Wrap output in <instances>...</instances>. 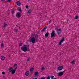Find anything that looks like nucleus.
<instances>
[{
	"instance_id": "1",
	"label": "nucleus",
	"mask_w": 79,
	"mask_h": 79,
	"mask_svg": "<svg viewBox=\"0 0 79 79\" xmlns=\"http://www.w3.org/2000/svg\"><path fill=\"white\" fill-rule=\"evenodd\" d=\"M29 44H27V46L25 44H24L23 47L21 48V50H22V51L24 52H27V51L29 52L30 49L29 48Z\"/></svg>"
},
{
	"instance_id": "2",
	"label": "nucleus",
	"mask_w": 79,
	"mask_h": 79,
	"mask_svg": "<svg viewBox=\"0 0 79 79\" xmlns=\"http://www.w3.org/2000/svg\"><path fill=\"white\" fill-rule=\"evenodd\" d=\"M30 40L31 42H32L33 44L35 43V42H35V38L34 37H32Z\"/></svg>"
},
{
	"instance_id": "3",
	"label": "nucleus",
	"mask_w": 79,
	"mask_h": 79,
	"mask_svg": "<svg viewBox=\"0 0 79 79\" xmlns=\"http://www.w3.org/2000/svg\"><path fill=\"white\" fill-rule=\"evenodd\" d=\"M52 37H56V35H55V31H53L51 33V38H52Z\"/></svg>"
},
{
	"instance_id": "4",
	"label": "nucleus",
	"mask_w": 79,
	"mask_h": 79,
	"mask_svg": "<svg viewBox=\"0 0 79 79\" xmlns=\"http://www.w3.org/2000/svg\"><path fill=\"white\" fill-rule=\"evenodd\" d=\"M16 16L17 18H20L21 16V13L20 12L17 13L16 15Z\"/></svg>"
},
{
	"instance_id": "5",
	"label": "nucleus",
	"mask_w": 79,
	"mask_h": 79,
	"mask_svg": "<svg viewBox=\"0 0 79 79\" xmlns=\"http://www.w3.org/2000/svg\"><path fill=\"white\" fill-rule=\"evenodd\" d=\"M61 29H58L57 28V33L58 34H61Z\"/></svg>"
},
{
	"instance_id": "6",
	"label": "nucleus",
	"mask_w": 79,
	"mask_h": 79,
	"mask_svg": "<svg viewBox=\"0 0 79 79\" xmlns=\"http://www.w3.org/2000/svg\"><path fill=\"white\" fill-rule=\"evenodd\" d=\"M65 71H66V70H65L63 72H60L58 74V75L59 76H61L64 74V72H65Z\"/></svg>"
},
{
	"instance_id": "7",
	"label": "nucleus",
	"mask_w": 79,
	"mask_h": 79,
	"mask_svg": "<svg viewBox=\"0 0 79 79\" xmlns=\"http://www.w3.org/2000/svg\"><path fill=\"white\" fill-rule=\"evenodd\" d=\"M64 40V38H63L60 41L59 44V45H61V43Z\"/></svg>"
},
{
	"instance_id": "8",
	"label": "nucleus",
	"mask_w": 79,
	"mask_h": 79,
	"mask_svg": "<svg viewBox=\"0 0 79 79\" xmlns=\"http://www.w3.org/2000/svg\"><path fill=\"white\" fill-rule=\"evenodd\" d=\"M63 69V66H60L58 67V69L60 71L62 70Z\"/></svg>"
},
{
	"instance_id": "9",
	"label": "nucleus",
	"mask_w": 79,
	"mask_h": 79,
	"mask_svg": "<svg viewBox=\"0 0 79 79\" xmlns=\"http://www.w3.org/2000/svg\"><path fill=\"white\" fill-rule=\"evenodd\" d=\"M14 68L15 69H17V68H18V65L16 64H15L14 65Z\"/></svg>"
},
{
	"instance_id": "10",
	"label": "nucleus",
	"mask_w": 79,
	"mask_h": 79,
	"mask_svg": "<svg viewBox=\"0 0 79 79\" xmlns=\"http://www.w3.org/2000/svg\"><path fill=\"white\" fill-rule=\"evenodd\" d=\"M38 37H39V35H37V34H36L35 35V39H36V40H37V42H38V40L37 39H38Z\"/></svg>"
},
{
	"instance_id": "11",
	"label": "nucleus",
	"mask_w": 79,
	"mask_h": 79,
	"mask_svg": "<svg viewBox=\"0 0 79 79\" xmlns=\"http://www.w3.org/2000/svg\"><path fill=\"white\" fill-rule=\"evenodd\" d=\"M16 69H13L11 71V72L10 73L12 74H15V72H16Z\"/></svg>"
},
{
	"instance_id": "12",
	"label": "nucleus",
	"mask_w": 79,
	"mask_h": 79,
	"mask_svg": "<svg viewBox=\"0 0 79 79\" xmlns=\"http://www.w3.org/2000/svg\"><path fill=\"white\" fill-rule=\"evenodd\" d=\"M16 4L18 6H20L21 5V2H20L18 1L16 2Z\"/></svg>"
},
{
	"instance_id": "13",
	"label": "nucleus",
	"mask_w": 79,
	"mask_h": 79,
	"mask_svg": "<svg viewBox=\"0 0 79 79\" xmlns=\"http://www.w3.org/2000/svg\"><path fill=\"white\" fill-rule=\"evenodd\" d=\"M25 75L26 76H27L29 75V71H27L25 73Z\"/></svg>"
},
{
	"instance_id": "14",
	"label": "nucleus",
	"mask_w": 79,
	"mask_h": 79,
	"mask_svg": "<svg viewBox=\"0 0 79 79\" xmlns=\"http://www.w3.org/2000/svg\"><path fill=\"white\" fill-rule=\"evenodd\" d=\"M13 67L10 68L8 70L9 72L11 73V71L13 70Z\"/></svg>"
},
{
	"instance_id": "15",
	"label": "nucleus",
	"mask_w": 79,
	"mask_h": 79,
	"mask_svg": "<svg viewBox=\"0 0 79 79\" xmlns=\"http://www.w3.org/2000/svg\"><path fill=\"white\" fill-rule=\"evenodd\" d=\"M5 59V56H2L1 57V60H3Z\"/></svg>"
},
{
	"instance_id": "16",
	"label": "nucleus",
	"mask_w": 79,
	"mask_h": 79,
	"mask_svg": "<svg viewBox=\"0 0 79 79\" xmlns=\"http://www.w3.org/2000/svg\"><path fill=\"white\" fill-rule=\"evenodd\" d=\"M35 75L36 76H37L38 75H39V72H36L35 73Z\"/></svg>"
},
{
	"instance_id": "17",
	"label": "nucleus",
	"mask_w": 79,
	"mask_h": 79,
	"mask_svg": "<svg viewBox=\"0 0 79 79\" xmlns=\"http://www.w3.org/2000/svg\"><path fill=\"white\" fill-rule=\"evenodd\" d=\"M17 10H18V11H20V12H22V10H21V8L20 7L17 8Z\"/></svg>"
},
{
	"instance_id": "18",
	"label": "nucleus",
	"mask_w": 79,
	"mask_h": 79,
	"mask_svg": "<svg viewBox=\"0 0 79 79\" xmlns=\"http://www.w3.org/2000/svg\"><path fill=\"white\" fill-rule=\"evenodd\" d=\"M6 26H7V24L6 23H4L3 27H6Z\"/></svg>"
},
{
	"instance_id": "19",
	"label": "nucleus",
	"mask_w": 79,
	"mask_h": 79,
	"mask_svg": "<svg viewBox=\"0 0 79 79\" xmlns=\"http://www.w3.org/2000/svg\"><path fill=\"white\" fill-rule=\"evenodd\" d=\"M48 33H47L45 34V36L46 37H48Z\"/></svg>"
},
{
	"instance_id": "20",
	"label": "nucleus",
	"mask_w": 79,
	"mask_h": 79,
	"mask_svg": "<svg viewBox=\"0 0 79 79\" xmlns=\"http://www.w3.org/2000/svg\"><path fill=\"white\" fill-rule=\"evenodd\" d=\"M31 13V10H28V11L27 13H28V14H30V13Z\"/></svg>"
},
{
	"instance_id": "21",
	"label": "nucleus",
	"mask_w": 79,
	"mask_h": 79,
	"mask_svg": "<svg viewBox=\"0 0 79 79\" xmlns=\"http://www.w3.org/2000/svg\"><path fill=\"white\" fill-rule=\"evenodd\" d=\"M34 70V68L32 67L30 69V71L32 72Z\"/></svg>"
},
{
	"instance_id": "22",
	"label": "nucleus",
	"mask_w": 79,
	"mask_h": 79,
	"mask_svg": "<svg viewBox=\"0 0 79 79\" xmlns=\"http://www.w3.org/2000/svg\"><path fill=\"white\" fill-rule=\"evenodd\" d=\"M1 47H3V41H2V44H1Z\"/></svg>"
},
{
	"instance_id": "23",
	"label": "nucleus",
	"mask_w": 79,
	"mask_h": 79,
	"mask_svg": "<svg viewBox=\"0 0 79 79\" xmlns=\"http://www.w3.org/2000/svg\"><path fill=\"white\" fill-rule=\"evenodd\" d=\"M79 17H78L77 16H76L75 17L74 19H78Z\"/></svg>"
},
{
	"instance_id": "24",
	"label": "nucleus",
	"mask_w": 79,
	"mask_h": 79,
	"mask_svg": "<svg viewBox=\"0 0 79 79\" xmlns=\"http://www.w3.org/2000/svg\"><path fill=\"white\" fill-rule=\"evenodd\" d=\"M15 13V10L13 9V10H12V12H11V13L12 15H13L14 13Z\"/></svg>"
},
{
	"instance_id": "25",
	"label": "nucleus",
	"mask_w": 79,
	"mask_h": 79,
	"mask_svg": "<svg viewBox=\"0 0 79 79\" xmlns=\"http://www.w3.org/2000/svg\"><path fill=\"white\" fill-rule=\"evenodd\" d=\"M30 61V58L29 57H28V59L27 60V61Z\"/></svg>"
},
{
	"instance_id": "26",
	"label": "nucleus",
	"mask_w": 79,
	"mask_h": 79,
	"mask_svg": "<svg viewBox=\"0 0 79 79\" xmlns=\"http://www.w3.org/2000/svg\"><path fill=\"white\" fill-rule=\"evenodd\" d=\"M72 64H75V62L73 60L71 62Z\"/></svg>"
},
{
	"instance_id": "27",
	"label": "nucleus",
	"mask_w": 79,
	"mask_h": 79,
	"mask_svg": "<svg viewBox=\"0 0 79 79\" xmlns=\"http://www.w3.org/2000/svg\"><path fill=\"white\" fill-rule=\"evenodd\" d=\"M23 45V43H21L19 44V46H20V47H21Z\"/></svg>"
},
{
	"instance_id": "28",
	"label": "nucleus",
	"mask_w": 79,
	"mask_h": 79,
	"mask_svg": "<svg viewBox=\"0 0 79 79\" xmlns=\"http://www.w3.org/2000/svg\"><path fill=\"white\" fill-rule=\"evenodd\" d=\"M45 31V30H44V28H43L42 29V30L41 31V32H44V31Z\"/></svg>"
},
{
	"instance_id": "29",
	"label": "nucleus",
	"mask_w": 79,
	"mask_h": 79,
	"mask_svg": "<svg viewBox=\"0 0 79 79\" xmlns=\"http://www.w3.org/2000/svg\"><path fill=\"white\" fill-rule=\"evenodd\" d=\"M14 31H15V32H17V31H18V29H16L15 30H14Z\"/></svg>"
},
{
	"instance_id": "30",
	"label": "nucleus",
	"mask_w": 79,
	"mask_h": 79,
	"mask_svg": "<svg viewBox=\"0 0 79 79\" xmlns=\"http://www.w3.org/2000/svg\"><path fill=\"white\" fill-rule=\"evenodd\" d=\"M7 2H10L11 1V0H6Z\"/></svg>"
},
{
	"instance_id": "31",
	"label": "nucleus",
	"mask_w": 79,
	"mask_h": 79,
	"mask_svg": "<svg viewBox=\"0 0 79 79\" xmlns=\"http://www.w3.org/2000/svg\"><path fill=\"white\" fill-rule=\"evenodd\" d=\"M45 69L44 68V67H42L41 69V70H44V69Z\"/></svg>"
},
{
	"instance_id": "32",
	"label": "nucleus",
	"mask_w": 79,
	"mask_h": 79,
	"mask_svg": "<svg viewBox=\"0 0 79 79\" xmlns=\"http://www.w3.org/2000/svg\"><path fill=\"white\" fill-rule=\"evenodd\" d=\"M52 79H53V77H54V76H52L51 77Z\"/></svg>"
},
{
	"instance_id": "33",
	"label": "nucleus",
	"mask_w": 79,
	"mask_h": 79,
	"mask_svg": "<svg viewBox=\"0 0 79 79\" xmlns=\"http://www.w3.org/2000/svg\"><path fill=\"white\" fill-rule=\"evenodd\" d=\"M26 8H29V6H26Z\"/></svg>"
},
{
	"instance_id": "34",
	"label": "nucleus",
	"mask_w": 79,
	"mask_h": 79,
	"mask_svg": "<svg viewBox=\"0 0 79 79\" xmlns=\"http://www.w3.org/2000/svg\"><path fill=\"white\" fill-rule=\"evenodd\" d=\"M2 74H5V72H3L2 73Z\"/></svg>"
},
{
	"instance_id": "35",
	"label": "nucleus",
	"mask_w": 79,
	"mask_h": 79,
	"mask_svg": "<svg viewBox=\"0 0 79 79\" xmlns=\"http://www.w3.org/2000/svg\"><path fill=\"white\" fill-rule=\"evenodd\" d=\"M41 79H45V77H42Z\"/></svg>"
},
{
	"instance_id": "36",
	"label": "nucleus",
	"mask_w": 79,
	"mask_h": 79,
	"mask_svg": "<svg viewBox=\"0 0 79 79\" xmlns=\"http://www.w3.org/2000/svg\"><path fill=\"white\" fill-rule=\"evenodd\" d=\"M50 23H51V20H50L49 22V24H50Z\"/></svg>"
},
{
	"instance_id": "37",
	"label": "nucleus",
	"mask_w": 79,
	"mask_h": 79,
	"mask_svg": "<svg viewBox=\"0 0 79 79\" xmlns=\"http://www.w3.org/2000/svg\"><path fill=\"white\" fill-rule=\"evenodd\" d=\"M43 29L45 30L46 29H47V28L44 27V28H43Z\"/></svg>"
},
{
	"instance_id": "38",
	"label": "nucleus",
	"mask_w": 79,
	"mask_h": 79,
	"mask_svg": "<svg viewBox=\"0 0 79 79\" xmlns=\"http://www.w3.org/2000/svg\"><path fill=\"white\" fill-rule=\"evenodd\" d=\"M2 2H5V0H1Z\"/></svg>"
},
{
	"instance_id": "39",
	"label": "nucleus",
	"mask_w": 79,
	"mask_h": 79,
	"mask_svg": "<svg viewBox=\"0 0 79 79\" xmlns=\"http://www.w3.org/2000/svg\"><path fill=\"white\" fill-rule=\"evenodd\" d=\"M33 79H37V78L36 77L34 78Z\"/></svg>"
},
{
	"instance_id": "40",
	"label": "nucleus",
	"mask_w": 79,
	"mask_h": 79,
	"mask_svg": "<svg viewBox=\"0 0 79 79\" xmlns=\"http://www.w3.org/2000/svg\"><path fill=\"white\" fill-rule=\"evenodd\" d=\"M45 27L46 28H47V27L46 26V27Z\"/></svg>"
},
{
	"instance_id": "41",
	"label": "nucleus",
	"mask_w": 79,
	"mask_h": 79,
	"mask_svg": "<svg viewBox=\"0 0 79 79\" xmlns=\"http://www.w3.org/2000/svg\"><path fill=\"white\" fill-rule=\"evenodd\" d=\"M28 1H31V0H28Z\"/></svg>"
},
{
	"instance_id": "42",
	"label": "nucleus",
	"mask_w": 79,
	"mask_h": 79,
	"mask_svg": "<svg viewBox=\"0 0 79 79\" xmlns=\"http://www.w3.org/2000/svg\"><path fill=\"white\" fill-rule=\"evenodd\" d=\"M16 26H18V25H16Z\"/></svg>"
},
{
	"instance_id": "43",
	"label": "nucleus",
	"mask_w": 79,
	"mask_h": 79,
	"mask_svg": "<svg viewBox=\"0 0 79 79\" xmlns=\"http://www.w3.org/2000/svg\"><path fill=\"white\" fill-rule=\"evenodd\" d=\"M20 28V27H19V29Z\"/></svg>"
}]
</instances>
